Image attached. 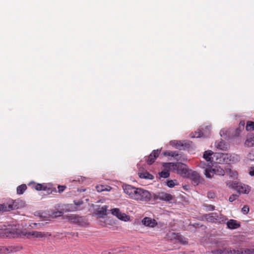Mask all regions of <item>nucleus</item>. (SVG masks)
<instances>
[{
	"instance_id": "obj_1",
	"label": "nucleus",
	"mask_w": 254,
	"mask_h": 254,
	"mask_svg": "<svg viewBox=\"0 0 254 254\" xmlns=\"http://www.w3.org/2000/svg\"><path fill=\"white\" fill-rule=\"evenodd\" d=\"M123 189L124 192L128 195L129 198L136 201L147 202L151 201L153 198V194L141 188H136L125 184L123 185Z\"/></svg>"
},
{
	"instance_id": "obj_2",
	"label": "nucleus",
	"mask_w": 254,
	"mask_h": 254,
	"mask_svg": "<svg viewBox=\"0 0 254 254\" xmlns=\"http://www.w3.org/2000/svg\"><path fill=\"white\" fill-rule=\"evenodd\" d=\"M240 160V156L236 154L216 152L213 156V162L218 164L235 163Z\"/></svg>"
},
{
	"instance_id": "obj_3",
	"label": "nucleus",
	"mask_w": 254,
	"mask_h": 254,
	"mask_svg": "<svg viewBox=\"0 0 254 254\" xmlns=\"http://www.w3.org/2000/svg\"><path fill=\"white\" fill-rule=\"evenodd\" d=\"M164 168L169 169L173 171H176L177 174L180 175L183 178H187L191 170L189 169L187 166L182 163H164Z\"/></svg>"
},
{
	"instance_id": "obj_4",
	"label": "nucleus",
	"mask_w": 254,
	"mask_h": 254,
	"mask_svg": "<svg viewBox=\"0 0 254 254\" xmlns=\"http://www.w3.org/2000/svg\"><path fill=\"white\" fill-rule=\"evenodd\" d=\"M227 185L230 188L235 189L239 194H248L251 190V187L247 185L237 181H229Z\"/></svg>"
},
{
	"instance_id": "obj_5",
	"label": "nucleus",
	"mask_w": 254,
	"mask_h": 254,
	"mask_svg": "<svg viewBox=\"0 0 254 254\" xmlns=\"http://www.w3.org/2000/svg\"><path fill=\"white\" fill-rule=\"evenodd\" d=\"M19 226L14 225L11 226L0 231V237L16 238L20 235Z\"/></svg>"
},
{
	"instance_id": "obj_6",
	"label": "nucleus",
	"mask_w": 254,
	"mask_h": 254,
	"mask_svg": "<svg viewBox=\"0 0 254 254\" xmlns=\"http://www.w3.org/2000/svg\"><path fill=\"white\" fill-rule=\"evenodd\" d=\"M205 218L208 221L215 223H223L227 219L226 216L216 212L206 214Z\"/></svg>"
},
{
	"instance_id": "obj_7",
	"label": "nucleus",
	"mask_w": 254,
	"mask_h": 254,
	"mask_svg": "<svg viewBox=\"0 0 254 254\" xmlns=\"http://www.w3.org/2000/svg\"><path fill=\"white\" fill-rule=\"evenodd\" d=\"M22 235L28 239L31 238H42L47 236H50V234H48V233L46 234L42 233L38 231H31V232H22Z\"/></svg>"
},
{
	"instance_id": "obj_8",
	"label": "nucleus",
	"mask_w": 254,
	"mask_h": 254,
	"mask_svg": "<svg viewBox=\"0 0 254 254\" xmlns=\"http://www.w3.org/2000/svg\"><path fill=\"white\" fill-rule=\"evenodd\" d=\"M110 211L112 215L116 216L121 220L126 222L129 220V216L124 213H122L119 208H115L112 209L110 210Z\"/></svg>"
},
{
	"instance_id": "obj_9",
	"label": "nucleus",
	"mask_w": 254,
	"mask_h": 254,
	"mask_svg": "<svg viewBox=\"0 0 254 254\" xmlns=\"http://www.w3.org/2000/svg\"><path fill=\"white\" fill-rule=\"evenodd\" d=\"M153 200L159 199L160 200L170 202L173 199L172 195L166 192H161L158 194H153Z\"/></svg>"
},
{
	"instance_id": "obj_10",
	"label": "nucleus",
	"mask_w": 254,
	"mask_h": 254,
	"mask_svg": "<svg viewBox=\"0 0 254 254\" xmlns=\"http://www.w3.org/2000/svg\"><path fill=\"white\" fill-rule=\"evenodd\" d=\"M187 178L190 179L194 186L198 185L201 180L199 174L196 171L192 170L190 172L189 175Z\"/></svg>"
},
{
	"instance_id": "obj_11",
	"label": "nucleus",
	"mask_w": 254,
	"mask_h": 254,
	"mask_svg": "<svg viewBox=\"0 0 254 254\" xmlns=\"http://www.w3.org/2000/svg\"><path fill=\"white\" fill-rule=\"evenodd\" d=\"M67 219L70 223L77 224L79 226H82L83 225L82 218L78 215L70 214L67 216Z\"/></svg>"
},
{
	"instance_id": "obj_12",
	"label": "nucleus",
	"mask_w": 254,
	"mask_h": 254,
	"mask_svg": "<svg viewBox=\"0 0 254 254\" xmlns=\"http://www.w3.org/2000/svg\"><path fill=\"white\" fill-rule=\"evenodd\" d=\"M18 208L17 206L16 202L14 201L12 204L10 203H3L0 204V213L3 212L9 211L11 210L17 209Z\"/></svg>"
},
{
	"instance_id": "obj_13",
	"label": "nucleus",
	"mask_w": 254,
	"mask_h": 254,
	"mask_svg": "<svg viewBox=\"0 0 254 254\" xmlns=\"http://www.w3.org/2000/svg\"><path fill=\"white\" fill-rule=\"evenodd\" d=\"M142 223L145 226L151 228L154 227L157 224V223L155 219L147 217H146L142 219Z\"/></svg>"
},
{
	"instance_id": "obj_14",
	"label": "nucleus",
	"mask_w": 254,
	"mask_h": 254,
	"mask_svg": "<svg viewBox=\"0 0 254 254\" xmlns=\"http://www.w3.org/2000/svg\"><path fill=\"white\" fill-rule=\"evenodd\" d=\"M160 150L159 149L154 150L148 156L147 162L148 164H152L155 160L156 158L158 156Z\"/></svg>"
},
{
	"instance_id": "obj_15",
	"label": "nucleus",
	"mask_w": 254,
	"mask_h": 254,
	"mask_svg": "<svg viewBox=\"0 0 254 254\" xmlns=\"http://www.w3.org/2000/svg\"><path fill=\"white\" fill-rule=\"evenodd\" d=\"M215 171L212 168V165H208L204 170V175L207 178L211 179L215 174Z\"/></svg>"
},
{
	"instance_id": "obj_16",
	"label": "nucleus",
	"mask_w": 254,
	"mask_h": 254,
	"mask_svg": "<svg viewBox=\"0 0 254 254\" xmlns=\"http://www.w3.org/2000/svg\"><path fill=\"white\" fill-rule=\"evenodd\" d=\"M213 152L211 150L205 151L203 155V158L208 163L212 165L213 161Z\"/></svg>"
},
{
	"instance_id": "obj_17",
	"label": "nucleus",
	"mask_w": 254,
	"mask_h": 254,
	"mask_svg": "<svg viewBox=\"0 0 254 254\" xmlns=\"http://www.w3.org/2000/svg\"><path fill=\"white\" fill-rule=\"evenodd\" d=\"M215 146L217 149L222 150H226L228 148V144L222 139L220 141H216Z\"/></svg>"
},
{
	"instance_id": "obj_18",
	"label": "nucleus",
	"mask_w": 254,
	"mask_h": 254,
	"mask_svg": "<svg viewBox=\"0 0 254 254\" xmlns=\"http://www.w3.org/2000/svg\"><path fill=\"white\" fill-rule=\"evenodd\" d=\"M252 161H254V149H252L243 160L244 163L247 165Z\"/></svg>"
},
{
	"instance_id": "obj_19",
	"label": "nucleus",
	"mask_w": 254,
	"mask_h": 254,
	"mask_svg": "<svg viewBox=\"0 0 254 254\" xmlns=\"http://www.w3.org/2000/svg\"><path fill=\"white\" fill-rule=\"evenodd\" d=\"M209 136V131L207 132H202V131L199 128L197 131H195L191 134V137L192 138H198L201 137H208Z\"/></svg>"
},
{
	"instance_id": "obj_20",
	"label": "nucleus",
	"mask_w": 254,
	"mask_h": 254,
	"mask_svg": "<svg viewBox=\"0 0 254 254\" xmlns=\"http://www.w3.org/2000/svg\"><path fill=\"white\" fill-rule=\"evenodd\" d=\"M227 226L230 229H236L240 226V224L234 219H230L227 222Z\"/></svg>"
},
{
	"instance_id": "obj_21",
	"label": "nucleus",
	"mask_w": 254,
	"mask_h": 254,
	"mask_svg": "<svg viewBox=\"0 0 254 254\" xmlns=\"http://www.w3.org/2000/svg\"><path fill=\"white\" fill-rule=\"evenodd\" d=\"M226 254H243V249L237 250L232 249L231 248H226Z\"/></svg>"
},
{
	"instance_id": "obj_22",
	"label": "nucleus",
	"mask_w": 254,
	"mask_h": 254,
	"mask_svg": "<svg viewBox=\"0 0 254 254\" xmlns=\"http://www.w3.org/2000/svg\"><path fill=\"white\" fill-rule=\"evenodd\" d=\"M108 206L104 205L101 208L97 210V213L100 216H103L107 215V210Z\"/></svg>"
},
{
	"instance_id": "obj_23",
	"label": "nucleus",
	"mask_w": 254,
	"mask_h": 254,
	"mask_svg": "<svg viewBox=\"0 0 254 254\" xmlns=\"http://www.w3.org/2000/svg\"><path fill=\"white\" fill-rule=\"evenodd\" d=\"M226 173L228 174L229 178L232 179H237L238 176V174L237 171L232 170L230 169H228L226 170Z\"/></svg>"
},
{
	"instance_id": "obj_24",
	"label": "nucleus",
	"mask_w": 254,
	"mask_h": 254,
	"mask_svg": "<svg viewBox=\"0 0 254 254\" xmlns=\"http://www.w3.org/2000/svg\"><path fill=\"white\" fill-rule=\"evenodd\" d=\"M14 249L12 247L6 248L0 246V254H9L13 252Z\"/></svg>"
},
{
	"instance_id": "obj_25",
	"label": "nucleus",
	"mask_w": 254,
	"mask_h": 254,
	"mask_svg": "<svg viewBox=\"0 0 254 254\" xmlns=\"http://www.w3.org/2000/svg\"><path fill=\"white\" fill-rule=\"evenodd\" d=\"M139 177L141 179L149 180H152L154 178L153 176L149 174L148 172L139 173Z\"/></svg>"
},
{
	"instance_id": "obj_26",
	"label": "nucleus",
	"mask_w": 254,
	"mask_h": 254,
	"mask_svg": "<svg viewBox=\"0 0 254 254\" xmlns=\"http://www.w3.org/2000/svg\"><path fill=\"white\" fill-rule=\"evenodd\" d=\"M245 144L248 147L254 146V136L251 135L248 137L245 142Z\"/></svg>"
},
{
	"instance_id": "obj_27",
	"label": "nucleus",
	"mask_w": 254,
	"mask_h": 254,
	"mask_svg": "<svg viewBox=\"0 0 254 254\" xmlns=\"http://www.w3.org/2000/svg\"><path fill=\"white\" fill-rule=\"evenodd\" d=\"M110 189L111 188L110 187L103 185H98L96 187V189L98 192L109 191Z\"/></svg>"
},
{
	"instance_id": "obj_28",
	"label": "nucleus",
	"mask_w": 254,
	"mask_h": 254,
	"mask_svg": "<svg viewBox=\"0 0 254 254\" xmlns=\"http://www.w3.org/2000/svg\"><path fill=\"white\" fill-rule=\"evenodd\" d=\"M26 189L27 186L25 184L21 185L17 188V193L22 194Z\"/></svg>"
},
{
	"instance_id": "obj_29",
	"label": "nucleus",
	"mask_w": 254,
	"mask_h": 254,
	"mask_svg": "<svg viewBox=\"0 0 254 254\" xmlns=\"http://www.w3.org/2000/svg\"><path fill=\"white\" fill-rule=\"evenodd\" d=\"M170 143L171 145L175 146V147L178 149L180 148V147H184V146H186V143L184 144L183 142L180 141L178 142V141L173 140L171 141Z\"/></svg>"
},
{
	"instance_id": "obj_30",
	"label": "nucleus",
	"mask_w": 254,
	"mask_h": 254,
	"mask_svg": "<svg viewBox=\"0 0 254 254\" xmlns=\"http://www.w3.org/2000/svg\"><path fill=\"white\" fill-rule=\"evenodd\" d=\"M174 238L178 240L180 242L182 243L183 244H186L187 242L186 240V239L182 237L181 235L179 234H174Z\"/></svg>"
},
{
	"instance_id": "obj_31",
	"label": "nucleus",
	"mask_w": 254,
	"mask_h": 254,
	"mask_svg": "<svg viewBox=\"0 0 254 254\" xmlns=\"http://www.w3.org/2000/svg\"><path fill=\"white\" fill-rule=\"evenodd\" d=\"M226 248L222 249H217L211 251V253L213 254H226Z\"/></svg>"
},
{
	"instance_id": "obj_32",
	"label": "nucleus",
	"mask_w": 254,
	"mask_h": 254,
	"mask_svg": "<svg viewBox=\"0 0 254 254\" xmlns=\"http://www.w3.org/2000/svg\"><path fill=\"white\" fill-rule=\"evenodd\" d=\"M246 129L247 131H251L254 129V122L249 121L247 123Z\"/></svg>"
},
{
	"instance_id": "obj_33",
	"label": "nucleus",
	"mask_w": 254,
	"mask_h": 254,
	"mask_svg": "<svg viewBox=\"0 0 254 254\" xmlns=\"http://www.w3.org/2000/svg\"><path fill=\"white\" fill-rule=\"evenodd\" d=\"M228 130L226 129H225V128L221 129L220 131V136L225 139H227L228 138Z\"/></svg>"
},
{
	"instance_id": "obj_34",
	"label": "nucleus",
	"mask_w": 254,
	"mask_h": 254,
	"mask_svg": "<svg viewBox=\"0 0 254 254\" xmlns=\"http://www.w3.org/2000/svg\"><path fill=\"white\" fill-rule=\"evenodd\" d=\"M214 170L215 171V174L219 176H224L225 175V171L220 167L214 168Z\"/></svg>"
},
{
	"instance_id": "obj_35",
	"label": "nucleus",
	"mask_w": 254,
	"mask_h": 254,
	"mask_svg": "<svg viewBox=\"0 0 254 254\" xmlns=\"http://www.w3.org/2000/svg\"><path fill=\"white\" fill-rule=\"evenodd\" d=\"M203 206L206 211H211L215 209V206L211 204H205Z\"/></svg>"
},
{
	"instance_id": "obj_36",
	"label": "nucleus",
	"mask_w": 254,
	"mask_h": 254,
	"mask_svg": "<svg viewBox=\"0 0 254 254\" xmlns=\"http://www.w3.org/2000/svg\"><path fill=\"white\" fill-rule=\"evenodd\" d=\"M160 177L163 178H167L170 176V173L168 171H162L159 173Z\"/></svg>"
},
{
	"instance_id": "obj_37",
	"label": "nucleus",
	"mask_w": 254,
	"mask_h": 254,
	"mask_svg": "<svg viewBox=\"0 0 254 254\" xmlns=\"http://www.w3.org/2000/svg\"><path fill=\"white\" fill-rule=\"evenodd\" d=\"M200 129L202 131V132H205V133L206 132L208 133V132L209 131V135L210 134V130H211L210 126H205L204 128L203 127H201Z\"/></svg>"
},
{
	"instance_id": "obj_38",
	"label": "nucleus",
	"mask_w": 254,
	"mask_h": 254,
	"mask_svg": "<svg viewBox=\"0 0 254 254\" xmlns=\"http://www.w3.org/2000/svg\"><path fill=\"white\" fill-rule=\"evenodd\" d=\"M176 180H169L167 181V185L169 188H172L176 185Z\"/></svg>"
},
{
	"instance_id": "obj_39",
	"label": "nucleus",
	"mask_w": 254,
	"mask_h": 254,
	"mask_svg": "<svg viewBox=\"0 0 254 254\" xmlns=\"http://www.w3.org/2000/svg\"><path fill=\"white\" fill-rule=\"evenodd\" d=\"M33 187L37 190H42L43 189V185L41 184H34Z\"/></svg>"
},
{
	"instance_id": "obj_40",
	"label": "nucleus",
	"mask_w": 254,
	"mask_h": 254,
	"mask_svg": "<svg viewBox=\"0 0 254 254\" xmlns=\"http://www.w3.org/2000/svg\"><path fill=\"white\" fill-rule=\"evenodd\" d=\"M242 212L244 214H247L249 212V207L247 205H244L242 208Z\"/></svg>"
},
{
	"instance_id": "obj_41",
	"label": "nucleus",
	"mask_w": 254,
	"mask_h": 254,
	"mask_svg": "<svg viewBox=\"0 0 254 254\" xmlns=\"http://www.w3.org/2000/svg\"><path fill=\"white\" fill-rule=\"evenodd\" d=\"M243 252L245 254H254V249H243Z\"/></svg>"
},
{
	"instance_id": "obj_42",
	"label": "nucleus",
	"mask_w": 254,
	"mask_h": 254,
	"mask_svg": "<svg viewBox=\"0 0 254 254\" xmlns=\"http://www.w3.org/2000/svg\"><path fill=\"white\" fill-rule=\"evenodd\" d=\"M248 174L251 176H254V166L250 167L248 168Z\"/></svg>"
},
{
	"instance_id": "obj_43",
	"label": "nucleus",
	"mask_w": 254,
	"mask_h": 254,
	"mask_svg": "<svg viewBox=\"0 0 254 254\" xmlns=\"http://www.w3.org/2000/svg\"><path fill=\"white\" fill-rule=\"evenodd\" d=\"M216 244L218 247H224L226 245V243L224 240H220L216 242Z\"/></svg>"
},
{
	"instance_id": "obj_44",
	"label": "nucleus",
	"mask_w": 254,
	"mask_h": 254,
	"mask_svg": "<svg viewBox=\"0 0 254 254\" xmlns=\"http://www.w3.org/2000/svg\"><path fill=\"white\" fill-rule=\"evenodd\" d=\"M208 165H211V164L208 162L206 164L203 161H201L199 164V166L200 167L204 169V170L206 169V168L207 167V166Z\"/></svg>"
},
{
	"instance_id": "obj_45",
	"label": "nucleus",
	"mask_w": 254,
	"mask_h": 254,
	"mask_svg": "<svg viewBox=\"0 0 254 254\" xmlns=\"http://www.w3.org/2000/svg\"><path fill=\"white\" fill-rule=\"evenodd\" d=\"M85 178L84 177H82L81 176H78L75 177L74 179H73L72 182H83Z\"/></svg>"
},
{
	"instance_id": "obj_46",
	"label": "nucleus",
	"mask_w": 254,
	"mask_h": 254,
	"mask_svg": "<svg viewBox=\"0 0 254 254\" xmlns=\"http://www.w3.org/2000/svg\"><path fill=\"white\" fill-rule=\"evenodd\" d=\"M238 197H239V195H238L237 194H233L229 197V200L230 202H232L234 201L235 200H236Z\"/></svg>"
},
{
	"instance_id": "obj_47",
	"label": "nucleus",
	"mask_w": 254,
	"mask_h": 254,
	"mask_svg": "<svg viewBox=\"0 0 254 254\" xmlns=\"http://www.w3.org/2000/svg\"><path fill=\"white\" fill-rule=\"evenodd\" d=\"M66 188V187L65 186H58V192L60 193L64 191Z\"/></svg>"
},
{
	"instance_id": "obj_48",
	"label": "nucleus",
	"mask_w": 254,
	"mask_h": 254,
	"mask_svg": "<svg viewBox=\"0 0 254 254\" xmlns=\"http://www.w3.org/2000/svg\"><path fill=\"white\" fill-rule=\"evenodd\" d=\"M207 196L209 198H214L215 197V194L213 192H208L207 193Z\"/></svg>"
},
{
	"instance_id": "obj_49",
	"label": "nucleus",
	"mask_w": 254,
	"mask_h": 254,
	"mask_svg": "<svg viewBox=\"0 0 254 254\" xmlns=\"http://www.w3.org/2000/svg\"><path fill=\"white\" fill-rule=\"evenodd\" d=\"M74 204L76 206H80L83 204V201L81 200H74Z\"/></svg>"
},
{
	"instance_id": "obj_50",
	"label": "nucleus",
	"mask_w": 254,
	"mask_h": 254,
	"mask_svg": "<svg viewBox=\"0 0 254 254\" xmlns=\"http://www.w3.org/2000/svg\"><path fill=\"white\" fill-rule=\"evenodd\" d=\"M171 156L176 157L179 156V154L176 151H171Z\"/></svg>"
},
{
	"instance_id": "obj_51",
	"label": "nucleus",
	"mask_w": 254,
	"mask_h": 254,
	"mask_svg": "<svg viewBox=\"0 0 254 254\" xmlns=\"http://www.w3.org/2000/svg\"><path fill=\"white\" fill-rule=\"evenodd\" d=\"M245 124V122L244 121H241L239 123V128H240L242 127V128H244Z\"/></svg>"
},
{
	"instance_id": "obj_52",
	"label": "nucleus",
	"mask_w": 254,
	"mask_h": 254,
	"mask_svg": "<svg viewBox=\"0 0 254 254\" xmlns=\"http://www.w3.org/2000/svg\"><path fill=\"white\" fill-rule=\"evenodd\" d=\"M164 155L171 156V151H166L164 153Z\"/></svg>"
},
{
	"instance_id": "obj_53",
	"label": "nucleus",
	"mask_w": 254,
	"mask_h": 254,
	"mask_svg": "<svg viewBox=\"0 0 254 254\" xmlns=\"http://www.w3.org/2000/svg\"><path fill=\"white\" fill-rule=\"evenodd\" d=\"M32 224H33L34 226H38L41 227V226H42V224H39H39H37V223H33Z\"/></svg>"
},
{
	"instance_id": "obj_54",
	"label": "nucleus",
	"mask_w": 254,
	"mask_h": 254,
	"mask_svg": "<svg viewBox=\"0 0 254 254\" xmlns=\"http://www.w3.org/2000/svg\"><path fill=\"white\" fill-rule=\"evenodd\" d=\"M43 189H43V190H47V187L45 185H43Z\"/></svg>"
},
{
	"instance_id": "obj_55",
	"label": "nucleus",
	"mask_w": 254,
	"mask_h": 254,
	"mask_svg": "<svg viewBox=\"0 0 254 254\" xmlns=\"http://www.w3.org/2000/svg\"><path fill=\"white\" fill-rule=\"evenodd\" d=\"M58 213H59V216H61L63 214L62 212H59Z\"/></svg>"
}]
</instances>
